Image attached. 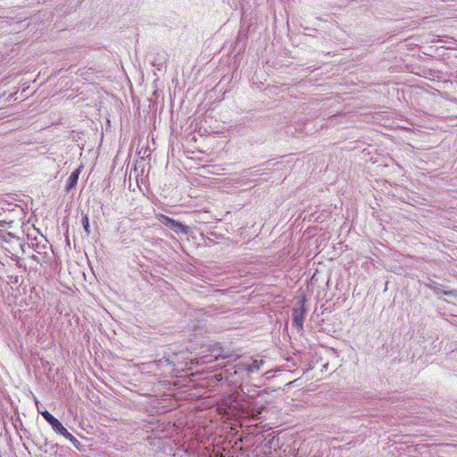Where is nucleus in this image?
Wrapping results in <instances>:
<instances>
[{
	"instance_id": "nucleus-4",
	"label": "nucleus",
	"mask_w": 457,
	"mask_h": 457,
	"mask_svg": "<svg viewBox=\"0 0 457 457\" xmlns=\"http://www.w3.org/2000/svg\"><path fill=\"white\" fill-rule=\"evenodd\" d=\"M262 408L259 407H249L243 411L244 415L250 418L251 420H261Z\"/></svg>"
},
{
	"instance_id": "nucleus-9",
	"label": "nucleus",
	"mask_w": 457,
	"mask_h": 457,
	"mask_svg": "<svg viewBox=\"0 0 457 457\" xmlns=\"http://www.w3.org/2000/svg\"><path fill=\"white\" fill-rule=\"evenodd\" d=\"M156 219L162 224H164L167 227H170V222L173 219L164 215V214H157Z\"/></svg>"
},
{
	"instance_id": "nucleus-6",
	"label": "nucleus",
	"mask_w": 457,
	"mask_h": 457,
	"mask_svg": "<svg viewBox=\"0 0 457 457\" xmlns=\"http://www.w3.org/2000/svg\"><path fill=\"white\" fill-rule=\"evenodd\" d=\"M79 170H74L69 177L66 184V189L69 191L72 189L78 183Z\"/></svg>"
},
{
	"instance_id": "nucleus-5",
	"label": "nucleus",
	"mask_w": 457,
	"mask_h": 457,
	"mask_svg": "<svg viewBox=\"0 0 457 457\" xmlns=\"http://www.w3.org/2000/svg\"><path fill=\"white\" fill-rule=\"evenodd\" d=\"M169 228L170 229H172L177 234H179V233L187 234L188 233V228L175 220H171Z\"/></svg>"
},
{
	"instance_id": "nucleus-7",
	"label": "nucleus",
	"mask_w": 457,
	"mask_h": 457,
	"mask_svg": "<svg viewBox=\"0 0 457 457\" xmlns=\"http://www.w3.org/2000/svg\"><path fill=\"white\" fill-rule=\"evenodd\" d=\"M54 432L64 436L68 434V430L62 426V424L56 419L55 421L50 425Z\"/></svg>"
},
{
	"instance_id": "nucleus-2",
	"label": "nucleus",
	"mask_w": 457,
	"mask_h": 457,
	"mask_svg": "<svg viewBox=\"0 0 457 457\" xmlns=\"http://www.w3.org/2000/svg\"><path fill=\"white\" fill-rule=\"evenodd\" d=\"M305 310L301 308L295 309L293 312V326L297 329H302L303 325Z\"/></svg>"
},
{
	"instance_id": "nucleus-12",
	"label": "nucleus",
	"mask_w": 457,
	"mask_h": 457,
	"mask_svg": "<svg viewBox=\"0 0 457 457\" xmlns=\"http://www.w3.org/2000/svg\"><path fill=\"white\" fill-rule=\"evenodd\" d=\"M31 259L34 260L35 262H37V263L41 262L38 256L36 254L31 255Z\"/></svg>"
},
{
	"instance_id": "nucleus-11",
	"label": "nucleus",
	"mask_w": 457,
	"mask_h": 457,
	"mask_svg": "<svg viewBox=\"0 0 457 457\" xmlns=\"http://www.w3.org/2000/svg\"><path fill=\"white\" fill-rule=\"evenodd\" d=\"M82 225H83V228H84L85 232L87 233V235H89L90 234V228H89L90 227H89V220H88L87 215L83 216Z\"/></svg>"
},
{
	"instance_id": "nucleus-13",
	"label": "nucleus",
	"mask_w": 457,
	"mask_h": 457,
	"mask_svg": "<svg viewBox=\"0 0 457 457\" xmlns=\"http://www.w3.org/2000/svg\"><path fill=\"white\" fill-rule=\"evenodd\" d=\"M220 358L224 359L225 357L224 356H218V357L215 358V360H219Z\"/></svg>"
},
{
	"instance_id": "nucleus-1",
	"label": "nucleus",
	"mask_w": 457,
	"mask_h": 457,
	"mask_svg": "<svg viewBox=\"0 0 457 457\" xmlns=\"http://www.w3.org/2000/svg\"><path fill=\"white\" fill-rule=\"evenodd\" d=\"M29 247L33 249L38 255L46 254L47 250V241L46 238L41 237L40 240L37 238H33L29 240L28 243Z\"/></svg>"
},
{
	"instance_id": "nucleus-8",
	"label": "nucleus",
	"mask_w": 457,
	"mask_h": 457,
	"mask_svg": "<svg viewBox=\"0 0 457 457\" xmlns=\"http://www.w3.org/2000/svg\"><path fill=\"white\" fill-rule=\"evenodd\" d=\"M39 413L43 416V418L46 420V422L51 425L53 424L56 418H54L49 411H39Z\"/></svg>"
},
{
	"instance_id": "nucleus-10",
	"label": "nucleus",
	"mask_w": 457,
	"mask_h": 457,
	"mask_svg": "<svg viewBox=\"0 0 457 457\" xmlns=\"http://www.w3.org/2000/svg\"><path fill=\"white\" fill-rule=\"evenodd\" d=\"M63 436L66 439H68L76 448L79 449V446L80 445L79 441L74 436H72L69 431H68V434L65 433V435Z\"/></svg>"
},
{
	"instance_id": "nucleus-3",
	"label": "nucleus",
	"mask_w": 457,
	"mask_h": 457,
	"mask_svg": "<svg viewBox=\"0 0 457 457\" xmlns=\"http://www.w3.org/2000/svg\"><path fill=\"white\" fill-rule=\"evenodd\" d=\"M263 364L264 361L262 360L251 359L249 362L244 363V367L248 373H253L260 370Z\"/></svg>"
}]
</instances>
